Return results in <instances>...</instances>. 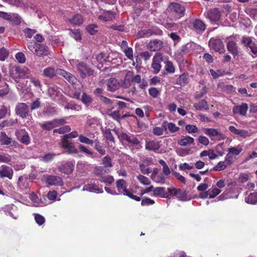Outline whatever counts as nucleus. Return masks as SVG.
Returning a JSON list of instances; mask_svg holds the SVG:
<instances>
[{"label": "nucleus", "instance_id": "nucleus-1", "mask_svg": "<svg viewBox=\"0 0 257 257\" xmlns=\"http://www.w3.org/2000/svg\"><path fill=\"white\" fill-rule=\"evenodd\" d=\"M30 73V70L26 67L15 66L11 69L10 75L16 82L18 83L21 79L25 78Z\"/></svg>", "mask_w": 257, "mask_h": 257}, {"label": "nucleus", "instance_id": "nucleus-2", "mask_svg": "<svg viewBox=\"0 0 257 257\" xmlns=\"http://www.w3.org/2000/svg\"><path fill=\"white\" fill-rule=\"evenodd\" d=\"M116 186L117 189L119 193L122 194L124 195H126L128 197L136 201H139L141 200V198L133 194L126 189L127 185L126 181L123 179H119L116 182Z\"/></svg>", "mask_w": 257, "mask_h": 257}, {"label": "nucleus", "instance_id": "nucleus-3", "mask_svg": "<svg viewBox=\"0 0 257 257\" xmlns=\"http://www.w3.org/2000/svg\"><path fill=\"white\" fill-rule=\"evenodd\" d=\"M76 68L80 73L81 77L83 79L85 78L87 76L92 75L94 73V70L83 62H79L77 65Z\"/></svg>", "mask_w": 257, "mask_h": 257}, {"label": "nucleus", "instance_id": "nucleus-4", "mask_svg": "<svg viewBox=\"0 0 257 257\" xmlns=\"http://www.w3.org/2000/svg\"><path fill=\"white\" fill-rule=\"evenodd\" d=\"M202 131L211 140L215 139L218 141H221L225 139V136L222 133L214 128H203Z\"/></svg>", "mask_w": 257, "mask_h": 257}, {"label": "nucleus", "instance_id": "nucleus-5", "mask_svg": "<svg viewBox=\"0 0 257 257\" xmlns=\"http://www.w3.org/2000/svg\"><path fill=\"white\" fill-rule=\"evenodd\" d=\"M118 138L122 141H125L132 146H135L140 143V141L135 135L130 133H122L119 136Z\"/></svg>", "mask_w": 257, "mask_h": 257}, {"label": "nucleus", "instance_id": "nucleus-6", "mask_svg": "<svg viewBox=\"0 0 257 257\" xmlns=\"http://www.w3.org/2000/svg\"><path fill=\"white\" fill-rule=\"evenodd\" d=\"M16 114L23 118H26L29 112V107L25 103H19L16 106Z\"/></svg>", "mask_w": 257, "mask_h": 257}, {"label": "nucleus", "instance_id": "nucleus-7", "mask_svg": "<svg viewBox=\"0 0 257 257\" xmlns=\"http://www.w3.org/2000/svg\"><path fill=\"white\" fill-rule=\"evenodd\" d=\"M163 61L162 54L161 53H157L154 56L152 63V68L153 73L157 74L161 68V62Z\"/></svg>", "mask_w": 257, "mask_h": 257}, {"label": "nucleus", "instance_id": "nucleus-8", "mask_svg": "<svg viewBox=\"0 0 257 257\" xmlns=\"http://www.w3.org/2000/svg\"><path fill=\"white\" fill-rule=\"evenodd\" d=\"M43 178L49 185L62 186L63 184L62 178L58 176L46 175Z\"/></svg>", "mask_w": 257, "mask_h": 257}, {"label": "nucleus", "instance_id": "nucleus-9", "mask_svg": "<svg viewBox=\"0 0 257 257\" xmlns=\"http://www.w3.org/2000/svg\"><path fill=\"white\" fill-rule=\"evenodd\" d=\"M227 50L233 55L236 56L238 54V47L234 38L230 37L226 40Z\"/></svg>", "mask_w": 257, "mask_h": 257}, {"label": "nucleus", "instance_id": "nucleus-10", "mask_svg": "<svg viewBox=\"0 0 257 257\" xmlns=\"http://www.w3.org/2000/svg\"><path fill=\"white\" fill-rule=\"evenodd\" d=\"M48 94L53 100H59L61 98L62 93L57 86L55 85H50L48 88Z\"/></svg>", "mask_w": 257, "mask_h": 257}, {"label": "nucleus", "instance_id": "nucleus-11", "mask_svg": "<svg viewBox=\"0 0 257 257\" xmlns=\"http://www.w3.org/2000/svg\"><path fill=\"white\" fill-rule=\"evenodd\" d=\"M209 46L215 51L220 53L224 51V45L220 39H211L209 41Z\"/></svg>", "mask_w": 257, "mask_h": 257}, {"label": "nucleus", "instance_id": "nucleus-12", "mask_svg": "<svg viewBox=\"0 0 257 257\" xmlns=\"http://www.w3.org/2000/svg\"><path fill=\"white\" fill-rule=\"evenodd\" d=\"M168 8L172 13L177 16L182 17L184 15V7L178 3H172L170 5Z\"/></svg>", "mask_w": 257, "mask_h": 257}, {"label": "nucleus", "instance_id": "nucleus-13", "mask_svg": "<svg viewBox=\"0 0 257 257\" xmlns=\"http://www.w3.org/2000/svg\"><path fill=\"white\" fill-rule=\"evenodd\" d=\"M163 46V42L158 39L151 40L147 45V49L151 51H157L161 50Z\"/></svg>", "mask_w": 257, "mask_h": 257}, {"label": "nucleus", "instance_id": "nucleus-14", "mask_svg": "<svg viewBox=\"0 0 257 257\" xmlns=\"http://www.w3.org/2000/svg\"><path fill=\"white\" fill-rule=\"evenodd\" d=\"M74 163L72 162H64L61 166L58 167L59 171L66 174H69L74 169Z\"/></svg>", "mask_w": 257, "mask_h": 257}, {"label": "nucleus", "instance_id": "nucleus-15", "mask_svg": "<svg viewBox=\"0 0 257 257\" xmlns=\"http://www.w3.org/2000/svg\"><path fill=\"white\" fill-rule=\"evenodd\" d=\"M13 170L10 167L3 165L0 168V177L1 178L7 177L10 180L12 179L13 176Z\"/></svg>", "mask_w": 257, "mask_h": 257}, {"label": "nucleus", "instance_id": "nucleus-16", "mask_svg": "<svg viewBox=\"0 0 257 257\" xmlns=\"http://www.w3.org/2000/svg\"><path fill=\"white\" fill-rule=\"evenodd\" d=\"M207 18L211 22H217L220 18V13L218 9H213L207 12L206 14Z\"/></svg>", "mask_w": 257, "mask_h": 257}, {"label": "nucleus", "instance_id": "nucleus-17", "mask_svg": "<svg viewBox=\"0 0 257 257\" xmlns=\"http://www.w3.org/2000/svg\"><path fill=\"white\" fill-rule=\"evenodd\" d=\"M58 75L64 77L69 82L74 84L76 79V77L70 73L61 69H57Z\"/></svg>", "mask_w": 257, "mask_h": 257}, {"label": "nucleus", "instance_id": "nucleus-18", "mask_svg": "<svg viewBox=\"0 0 257 257\" xmlns=\"http://www.w3.org/2000/svg\"><path fill=\"white\" fill-rule=\"evenodd\" d=\"M192 25L193 29L197 32H203L206 29L205 24L199 19H196L192 21Z\"/></svg>", "mask_w": 257, "mask_h": 257}, {"label": "nucleus", "instance_id": "nucleus-19", "mask_svg": "<svg viewBox=\"0 0 257 257\" xmlns=\"http://www.w3.org/2000/svg\"><path fill=\"white\" fill-rule=\"evenodd\" d=\"M160 148V145L159 141L150 140L146 143L145 149L148 151L156 152Z\"/></svg>", "mask_w": 257, "mask_h": 257}, {"label": "nucleus", "instance_id": "nucleus-20", "mask_svg": "<svg viewBox=\"0 0 257 257\" xmlns=\"http://www.w3.org/2000/svg\"><path fill=\"white\" fill-rule=\"evenodd\" d=\"M106 85L107 90L112 92L118 89L119 87L117 80L114 78H110L108 79L106 82Z\"/></svg>", "mask_w": 257, "mask_h": 257}, {"label": "nucleus", "instance_id": "nucleus-21", "mask_svg": "<svg viewBox=\"0 0 257 257\" xmlns=\"http://www.w3.org/2000/svg\"><path fill=\"white\" fill-rule=\"evenodd\" d=\"M248 109L246 103H242L240 105H235L233 106L232 111L234 114H239L244 115L246 114Z\"/></svg>", "mask_w": 257, "mask_h": 257}, {"label": "nucleus", "instance_id": "nucleus-22", "mask_svg": "<svg viewBox=\"0 0 257 257\" xmlns=\"http://www.w3.org/2000/svg\"><path fill=\"white\" fill-rule=\"evenodd\" d=\"M17 187L22 191L28 189L29 182L27 177L20 176L17 182Z\"/></svg>", "mask_w": 257, "mask_h": 257}, {"label": "nucleus", "instance_id": "nucleus-23", "mask_svg": "<svg viewBox=\"0 0 257 257\" xmlns=\"http://www.w3.org/2000/svg\"><path fill=\"white\" fill-rule=\"evenodd\" d=\"M48 54V50L46 46L43 44H38L36 51L34 52L35 55L39 57H41L47 56Z\"/></svg>", "mask_w": 257, "mask_h": 257}, {"label": "nucleus", "instance_id": "nucleus-24", "mask_svg": "<svg viewBox=\"0 0 257 257\" xmlns=\"http://www.w3.org/2000/svg\"><path fill=\"white\" fill-rule=\"evenodd\" d=\"M83 190L96 193H102L103 192L101 188H99L97 185L94 183L85 185L84 186Z\"/></svg>", "mask_w": 257, "mask_h": 257}, {"label": "nucleus", "instance_id": "nucleus-25", "mask_svg": "<svg viewBox=\"0 0 257 257\" xmlns=\"http://www.w3.org/2000/svg\"><path fill=\"white\" fill-rule=\"evenodd\" d=\"M18 139L23 144L28 145L31 142V139L27 132L21 130L18 136Z\"/></svg>", "mask_w": 257, "mask_h": 257}, {"label": "nucleus", "instance_id": "nucleus-26", "mask_svg": "<svg viewBox=\"0 0 257 257\" xmlns=\"http://www.w3.org/2000/svg\"><path fill=\"white\" fill-rule=\"evenodd\" d=\"M153 195L156 197H161L162 198H167L168 196V193L165 191L164 187H156L153 189Z\"/></svg>", "mask_w": 257, "mask_h": 257}, {"label": "nucleus", "instance_id": "nucleus-27", "mask_svg": "<svg viewBox=\"0 0 257 257\" xmlns=\"http://www.w3.org/2000/svg\"><path fill=\"white\" fill-rule=\"evenodd\" d=\"M66 21L74 26H79L83 23V19L82 16L77 14L74 15L72 18L67 19Z\"/></svg>", "mask_w": 257, "mask_h": 257}, {"label": "nucleus", "instance_id": "nucleus-28", "mask_svg": "<svg viewBox=\"0 0 257 257\" xmlns=\"http://www.w3.org/2000/svg\"><path fill=\"white\" fill-rule=\"evenodd\" d=\"M228 129L232 134L238 135L243 138L249 136V134L247 131L243 130H238L233 126H230Z\"/></svg>", "mask_w": 257, "mask_h": 257}, {"label": "nucleus", "instance_id": "nucleus-29", "mask_svg": "<svg viewBox=\"0 0 257 257\" xmlns=\"http://www.w3.org/2000/svg\"><path fill=\"white\" fill-rule=\"evenodd\" d=\"M61 147L63 149L66 150V152L69 154L77 153L74 146L70 142H67L65 143H62Z\"/></svg>", "mask_w": 257, "mask_h": 257}, {"label": "nucleus", "instance_id": "nucleus-30", "mask_svg": "<svg viewBox=\"0 0 257 257\" xmlns=\"http://www.w3.org/2000/svg\"><path fill=\"white\" fill-rule=\"evenodd\" d=\"M194 139L189 136L182 137V138L178 141V144L180 146H186L193 144Z\"/></svg>", "mask_w": 257, "mask_h": 257}, {"label": "nucleus", "instance_id": "nucleus-31", "mask_svg": "<svg viewBox=\"0 0 257 257\" xmlns=\"http://www.w3.org/2000/svg\"><path fill=\"white\" fill-rule=\"evenodd\" d=\"M162 127L164 128V130H166L167 127L171 133H175L180 130V128L176 126L174 123L172 122L169 123L167 121H163L162 123Z\"/></svg>", "mask_w": 257, "mask_h": 257}, {"label": "nucleus", "instance_id": "nucleus-32", "mask_svg": "<svg viewBox=\"0 0 257 257\" xmlns=\"http://www.w3.org/2000/svg\"><path fill=\"white\" fill-rule=\"evenodd\" d=\"M115 14L111 11H107L98 17V19L104 22L111 21L114 18Z\"/></svg>", "mask_w": 257, "mask_h": 257}, {"label": "nucleus", "instance_id": "nucleus-33", "mask_svg": "<svg viewBox=\"0 0 257 257\" xmlns=\"http://www.w3.org/2000/svg\"><path fill=\"white\" fill-rule=\"evenodd\" d=\"M57 74V69L55 70L53 67H49L43 70V75L48 78H53Z\"/></svg>", "mask_w": 257, "mask_h": 257}, {"label": "nucleus", "instance_id": "nucleus-34", "mask_svg": "<svg viewBox=\"0 0 257 257\" xmlns=\"http://www.w3.org/2000/svg\"><path fill=\"white\" fill-rule=\"evenodd\" d=\"M246 203L250 204H257V192L250 193L245 198Z\"/></svg>", "mask_w": 257, "mask_h": 257}, {"label": "nucleus", "instance_id": "nucleus-35", "mask_svg": "<svg viewBox=\"0 0 257 257\" xmlns=\"http://www.w3.org/2000/svg\"><path fill=\"white\" fill-rule=\"evenodd\" d=\"M111 131L116 134V131L114 129L112 130L109 128L105 130L104 133L105 137L106 138L108 143H114V138L111 133Z\"/></svg>", "mask_w": 257, "mask_h": 257}, {"label": "nucleus", "instance_id": "nucleus-36", "mask_svg": "<svg viewBox=\"0 0 257 257\" xmlns=\"http://www.w3.org/2000/svg\"><path fill=\"white\" fill-rule=\"evenodd\" d=\"M188 82V74L183 73L181 74L176 81V84L179 85H184Z\"/></svg>", "mask_w": 257, "mask_h": 257}, {"label": "nucleus", "instance_id": "nucleus-37", "mask_svg": "<svg viewBox=\"0 0 257 257\" xmlns=\"http://www.w3.org/2000/svg\"><path fill=\"white\" fill-rule=\"evenodd\" d=\"M67 117H64L60 118H55L52 120L54 127H59L67 123L66 120Z\"/></svg>", "mask_w": 257, "mask_h": 257}, {"label": "nucleus", "instance_id": "nucleus-38", "mask_svg": "<svg viewBox=\"0 0 257 257\" xmlns=\"http://www.w3.org/2000/svg\"><path fill=\"white\" fill-rule=\"evenodd\" d=\"M10 20L9 21L12 24L15 25H19L21 23V18L17 14L12 13L10 14Z\"/></svg>", "mask_w": 257, "mask_h": 257}, {"label": "nucleus", "instance_id": "nucleus-39", "mask_svg": "<svg viewBox=\"0 0 257 257\" xmlns=\"http://www.w3.org/2000/svg\"><path fill=\"white\" fill-rule=\"evenodd\" d=\"M194 107H195L196 109L197 110H202L203 109H208L207 102L204 99L201 100L198 103H194Z\"/></svg>", "mask_w": 257, "mask_h": 257}, {"label": "nucleus", "instance_id": "nucleus-40", "mask_svg": "<svg viewBox=\"0 0 257 257\" xmlns=\"http://www.w3.org/2000/svg\"><path fill=\"white\" fill-rule=\"evenodd\" d=\"M114 180L113 177L110 175L103 176L99 179L101 182L108 185H111L114 182Z\"/></svg>", "mask_w": 257, "mask_h": 257}, {"label": "nucleus", "instance_id": "nucleus-41", "mask_svg": "<svg viewBox=\"0 0 257 257\" xmlns=\"http://www.w3.org/2000/svg\"><path fill=\"white\" fill-rule=\"evenodd\" d=\"M165 69L169 73H174L175 71V68L173 63L170 61H167L165 63Z\"/></svg>", "mask_w": 257, "mask_h": 257}, {"label": "nucleus", "instance_id": "nucleus-42", "mask_svg": "<svg viewBox=\"0 0 257 257\" xmlns=\"http://www.w3.org/2000/svg\"><path fill=\"white\" fill-rule=\"evenodd\" d=\"M40 126L43 130L46 131H50L54 128L52 120L44 122L40 124Z\"/></svg>", "mask_w": 257, "mask_h": 257}, {"label": "nucleus", "instance_id": "nucleus-43", "mask_svg": "<svg viewBox=\"0 0 257 257\" xmlns=\"http://www.w3.org/2000/svg\"><path fill=\"white\" fill-rule=\"evenodd\" d=\"M71 131V127L69 125H65L59 128L53 130V133H58L59 134H64L66 133L69 132Z\"/></svg>", "mask_w": 257, "mask_h": 257}, {"label": "nucleus", "instance_id": "nucleus-44", "mask_svg": "<svg viewBox=\"0 0 257 257\" xmlns=\"http://www.w3.org/2000/svg\"><path fill=\"white\" fill-rule=\"evenodd\" d=\"M137 178L138 181L142 184L144 185H149L151 184V181L150 179L142 175H139L137 176Z\"/></svg>", "mask_w": 257, "mask_h": 257}, {"label": "nucleus", "instance_id": "nucleus-45", "mask_svg": "<svg viewBox=\"0 0 257 257\" xmlns=\"http://www.w3.org/2000/svg\"><path fill=\"white\" fill-rule=\"evenodd\" d=\"M102 164L105 168H111L113 166L111 159L108 156H105L102 158Z\"/></svg>", "mask_w": 257, "mask_h": 257}, {"label": "nucleus", "instance_id": "nucleus-46", "mask_svg": "<svg viewBox=\"0 0 257 257\" xmlns=\"http://www.w3.org/2000/svg\"><path fill=\"white\" fill-rule=\"evenodd\" d=\"M57 109L55 107L49 106L45 109L44 113L48 116L57 114Z\"/></svg>", "mask_w": 257, "mask_h": 257}, {"label": "nucleus", "instance_id": "nucleus-47", "mask_svg": "<svg viewBox=\"0 0 257 257\" xmlns=\"http://www.w3.org/2000/svg\"><path fill=\"white\" fill-rule=\"evenodd\" d=\"M86 30L90 35H94L98 32V28L96 25L91 24L88 25Z\"/></svg>", "mask_w": 257, "mask_h": 257}, {"label": "nucleus", "instance_id": "nucleus-48", "mask_svg": "<svg viewBox=\"0 0 257 257\" xmlns=\"http://www.w3.org/2000/svg\"><path fill=\"white\" fill-rule=\"evenodd\" d=\"M186 192L183 190L178 189L176 197L180 201H185L186 198Z\"/></svg>", "mask_w": 257, "mask_h": 257}, {"label": "nucleus", "instance_id": "nucleus-49", "mask_svg": "<svg viewBox=\"0 0 257 257\" xmlns=\"http://www.w3.org/2000/svg\"><path fill=\"white\" fill-rule=\"evenodd\" d=\"M97 60L100 63H102L103 62L110 61L108 59V56L105 53H100L96 56Z\"/></svg>", "mask_w": 257, "mask_h": 257}, {"label": "nucleus", "instance_id": "nucleus-50", "mask_svg": "<svg viewBox=\"0 0 257 257\" xmlns=\"http://www.w3.org/2000/svg\"><path fill=\"white\" fill-rule=\"evenodd\" d=\"M227 166V165L226 164L225 162H224V161H220L219 163H218L217 165H216L212 169V170H214V171H222V170H224L226 168Z\"/></svg>", "mask_w": 257, "mask_h": 257}, {"label": "nucleus", "instance_id": "nucleus-51", "mask_svg": "<svg viewBox=\"0 0 257 257\" xmlns=\"http://www.w3.org/2000/svg\"><path fill=\"white\" fill-rule=\"evenodd\" d=\"M1 141L5 145H9L12 143L11 139L9 138L4 132H2L1 134Z\"/></svg>", "mask_w": 257, "mask_h": 257}, {"label": "nucleus", "instance_id": "nucleus-52", "mask_svg": "<svg viewBox=\"0 0 257 257\" xmlns=\"http://www.w3.org/2000/svg\"><path fill=\"white\" fill-rule=\"evenodd\" d=\"M210 72L214 79H216L219 77L222 76L225 74L220 70H218L217 71H215L213 69H210Z\"/></svg>", "mask_w": 257, "mask_h": 257}, {"label": "nucleus", "instance_id": "nucleus-53", "mask_svg": "<svg viewBox=\"0 0 257 257\" xmlns=\"http://www.w3.org/2000/svg\"><path fill=\"white\" fill-rule=\"evenodd\" d=\"M104 173V167L102 166H97L94 169V174L98 177L103 176Z\"/></svg>", "mask_w": 257, "mask_h": 257}, {"label": "nucleus", "instance_id": "nucleus-54", "mask_svg": "<svg viewBox=\"0 0 257 257\" xmlns=\"http://www.w3.org/2000/svg\"><path fill=\"white\" fill-rule=\"evenodd\" d=\"M143 35L144 37H149L153 34H162V31L161 30L159 31V32H156L153 30L151 29H147V30H144L142 31Z\"/></svg>", "mask_w": 257, "mask_h": 257}, {"label": "nucleus", "instance_id": "nucleus-55", "mask_svg": "<svg viewBox=\"0 0 257 257\" xmlns=\"http://www.w3.org/2000/svg\"><path fill=\"white\" fill-rule=\"evenodd\" d=\"M242 149L240 147H231L228 149V152L229 153H231L234 155H239L240 152L242 151Z\"/></svg>", "mask_w": 257, "mask_h": 257}, {"label": "nucleus", "instance_id": "nucleus-56", "mask_svg": "<svg viewBox=\"0 0 257 257\" xmlns=\"http://www.w3.org/2000/svg\"><path fill=\"white\" fill-rule=\"evenodd\" d=\"M126 57L130 60H134V56H133V50L132 48L130 47L129 48H127L126 50H124L123 51H122Z\"/></svg>", "mask_w": 257, "mask_h": 257}, {"label": "nucleus", "instance_id": "nucleus-57", "mask_svg": "<svg viewBox=\"0 0 257 257\" xmlns=\"http://www.w3.org/2000/svg\"><path fill=\"white\" fill-rule=\"evenodd\" d=\"M79 140L81 143L91 145H92L93 143V141L90 140L89 138L83 136H79Z\"/></svg>", "mask_w": 257, "mask_h": 257}, {"label": "nucleus", "instance_id": "nucleus-58", "mask_svg": "<svg viewBox=\"0 0 257 257\" xmlns=\"http://www.w3.org/2000/svg\"><path fill=\"white\" fill-rule=\"evenodd\" d=\"M152 179L157 183L163 184L165 183V178L163 174L157 175L154 177V179Z\"/></svg>", "mask_w": 257, "mask_h": 257}, {"label": "nucleus", "instance_id": "nucleus-59", "mask_svg": "<svg viewBox=\"0 0 257 257\" xmlns=\"http://www.w3.org/2000/svg\"><path fill=\"white\" fill-rule=\"evenodd\" d=\"M35 220L39 225H42L44 223L45 221V219L44 217L39 214H35Z\"/></svg>", "mask_w": 257, "mask_h": 257}, {"label": "nucleus", "instance_id": "nucleus-60", "mask_svg": "<svg viewBox=\"0 0 257 257\" xmlns=\"http://www.w3.org/2000/svg\"><path fill=\"white\" fill-rule=\"evenodd\" d=\"M185 128L189 134L195 133L198 132V128L195 125H187L185 127Z\"/></svg>", "mask_w": 257, "mask_h": 257}, {"label": "nucleus", "instance_id": "nucleus-61", "mask_svg": "<svg viewBox=\"0 0 257 257\" xmlns=\"http://www.w3.org/2000/svg\"><path fill=\"white\" fill-rule=\"evenodd\" d=\"M16 59L20 63H24L26 62V57L22 52H18L15 55Z\"/></svg>", "mask_w": 257, "mask_h": 257}, {"label": "nucleus", "instance_id": "nucleus-62", "mask_svg": "<svg viewBox=\"0 0 257 257\" xmlns=\"http://www.w3.org/2000/svg\"><path fill=\"white\" fill-rule=\"evenodd\" d=\"M81 101L84 104H88L91 103L92 101V99L89 95H87L84 92L81 97Z\"/></svg>", "mask_w": 257, "mask_h": 257}, {"label": "nucleus", "instance_id": "nucleus-63", "mask_svg": "<svg viewBox=\"0 0 257 257\" xmlns=\"http://www.w3.org/2000/svg\"><path fill=\"white\" fill-rule=\"evenodd\" d=\"M9 52L5 48H2L0 49V60L4 61L8 56Z\"/></svg>", "mask_w": 257, "mask_h": 257}, {"label": "nucleus", "instance_id": "nucleus-64", "mask_svg": "<svg viewBox=\"0 0 257 257\" xmlns=\"http://www.w3.org/2000/svg\"><path fill=\"white\" fill-rule=\"evenodd\" d=\"M246 13L253 19H257V9H248L246 10Z\"/></svg>", "mask_w": 257, "mask_h": 257}]
</instances>
